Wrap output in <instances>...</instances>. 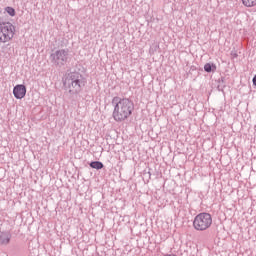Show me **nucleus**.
I'll return each instance as SVG.
<instances>
[{
  "instance_id": "f257e3e1",
  "label": "nucleus",
  "mask_w": 256,
  "mask_h": 256,
  "mask_svg": "<svg viewBox=\"0 0 256 256\" xmlns=\"http://www.w3.org/2000/svg\"><path fill=\"white\" fill-rule=\"evenodd\" d=\"M112 105H114L113 117L115 121L129 119L135 110V104L129 98L115 96L112 99Z\"/></svg>"
},
{
  "instance_id": "f03ea898",
  "label": "nucleus",
  "mask_w": 256,
  "mask_h": 256,
  "mask_svg": "<svg viewBox=\"0 0 256 256\" xmlns=\"http://www.w3.org/2000/svg\"><path fill=\"white\" fill-rule=\"evenodd\" d=\"M87 85V79L79 72H71L63 81V87L70 95H79Z\"/></svg>"
},
{
  "instance_id": "7ed1b4c3",
  "label": "nucleus",
  "mask_w": 256,
  "mask_h": 256,
  "mask_svg": "<svg viewBox=\"0 0 256 256\" xmlns=\"http://www.w3.org/2000/svg\"><path fill=\"white\" fill-rule=\"evenodd\" d=\"M213 225V217L207 212L195 216L193 227L196 231H207Z\"/></svg>"
},
{
  "instance_id": "20e7f679",
  "label": "nucleus",
  "mask_w": 256,
  "mask_h": 256,
  "mask_svg": "<svg viewBox=\"0 0 256 256\" xmlns=\"http://www.w3.org/2000/svg\"><path fill=\"white\" fill-rule=\"evenodd\" d=\"M15 37V26L11 22H0V43H7Z\"/></svg>"
},
{
  "instance_id": "39448f33",
  "label": "nucleus",
  "mask_w": 256,
  "mask_h": 256,
  "mask_svg": "<svg viewBox=\"0 0 256 256\" xmlns=\"http://www.w3.org/2000/svg\"><path fill=\"white\" fill-rule=\"evenodd\" d=\"M69 59V50H57L50 55V61L55 67H63Z\"/></svg>"
},
{
  "instance_id": "423d86ee",
  "label": "nucleus",
  "mask_w": 256,
  "mask_h": 256,
  "mask_svg": "<svg viewBox=\"0 0 256 256\" xmlns=\"http://www.w3.org/2000/svg\"><path fill=\"white\" fill-rule=\"evenodd\" d=\"M13 95L15 99H23L27 95V87L23 84H18L13 88Z\"/></svg>"
},
{
  "instance_id": "0eeeda50",
  "label": "nucleus",
  "mask_w": 256,
  "mask_h": 256,
  "mask_svg": "<svg viewBox=\"0 0 256 256\" xmlns=\"http://www.w3.org/2000/svg\"><path fill=\"white\" fill-rule=\"evenodd\" d=\"M204 71L206 73H214V71H217V66L215 64L206 63L204 65Z\"/></svg>"
},
{
  "instance_id": "6e6552de",
  "label": "nucleus",
  "mask_w": 256,
  "mask_h": 256,
  "mask_svg": "<svg viewBox=\"0 0 256 256\" xmlns=\"http://www.w3.org/2000/svg\"><path fill=\"white\" fill-rule=\"evenodd\" d=\"M9 241H11V236L10 235H1L0 236V244L1 245H8Z\"/></svg>"
},
{
  "instance_id": "1a4fd4ad",
  "label": "nucleus",
  "mask_w": 256,
  "mask_h": 256,
  "mask_svg": "<svg viewBox=\"0 0 256 256\" xmlns=\"http://www.w3.org/2000/svg\"><path fill=\"white\" fill-rule=\"evenodd\" d=\"M242 3L245 7H255L256 0H242Z\"/></svg>"
},
{
  "instance_id": "9d476101",
  "label": "nucleus",
  "mask_w": 256,
  "mask_h": 256,
  "mask_svg": "<svg viewBox=\"0 0 256 256\" xmlns=\"http://www.w3.org/2000/svg\"><path fill=\"white\" fill-rule=\"evenodd\" d=\"M90 167H92V169H103V163L99 161L91 162Z\"/></svg>"
},
{
  "instance_id": "9b49d317",
  "label": "nucleus",
  "mask_w": 256,
  "mask_h": 256,
  "mask_svg": "<svg viewBox=\"0 0 256 256\" xmlns=\"http://www.w3.org/2000/svg\"><path fill=\"white\" fill-rule=\"evenodd\" d=\"M6 12L8 13V15H10V17H15V9L13 7H6Z\"/></svg>"
},
{
  "instance_id": "f8f14e48",
  "label": "nucleus",
  "mask_w": 256,
  "mask_h": 256,
  "mask_svg": "<svg viewBox=\"0 0 256 256\" xmlns=\"http://www.w3.org/2000/svg\"><path fill=\"white\" fill-rule=\"evenodd\" d=\"M252 83H253L254 87H256V74L254 75V77L252 79Z\"/></svg>"
},
{
  "instance_id": "ddd939ff",
  "label": "nucleus",
  "mask_w": 256,
  "mask_h": 256,
  "mask_svg": "<svg viewBox=\"0 0 256 256\" xmlns=\"http://www.w3.org/2000/svg\"><path fill=\"white\" fill-rule=\"evenodd\" d=\"M232 57H238L237 53L231 52Z\"/></svg>"
}]
</instances>
